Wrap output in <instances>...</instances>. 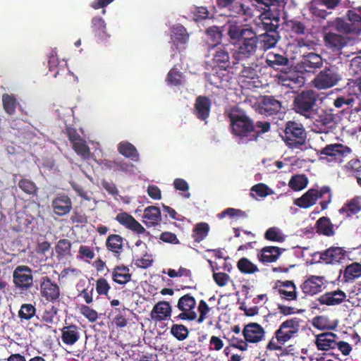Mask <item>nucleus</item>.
Returning <instances> with one entry per match:
<instances>
[{
    "instance_id": "f257e3e1",
    "label": "nucleus",
    "mask_w": 361,
    "mask_h": 361,
    "mask_svg": "<svg viewBox=\"0 0 361 361\" xmlns=\"http://www.w3.org/2000/svg\"><path fill=\"white\" fill-rule=\"evenodd\" d=\"M227 35L234 42L241 41L238 49L232 52L235 63H241L255 56L259 50L257 34L251 27L231 23L228 26Z\"/></svg>"
},
{
    "instance_id": "f03ea898",
    "label": "nucleus",
    "mask_w": 361,
    "mask_h": 361,
    "mask_svg": "<svg viewBox=\"0 0 361 361\" xmlns=\"http://www.w3.org/2000/svg\"><path fill=\"white\" fill-rule=\"evenodd\" d=\"M231 133L239 139V142L252 141L250 137L255 132L254 121L240 109H233L228 114Z\"/></svg>"
},
{
    "instance_id": "7ed1b4c3",
    "label": "nucleus",
    "mask_w": 361,
    "mask_h": 361,
    "mask_svg": "<svg viewBox=\"0 0 361 361\" xmlns=\"http://www.w3.org/2000/svg\"><path fill=\"white\" fill-rule=\"evenodd\" d=\"M318 93L313 90H303L295 96L293 102L294 111L307 118L315 116L317 108Z\"/></svg>"
},
{
    "instance_id": "20e7f679",
    "label": "nucleus",
    "mask_w": 361,
    "mask_h": 361,
    "mask_svg": "<svg viewBox=\"0 0 361 361\" xmlns=\"http://www.w3.org/2000/svg\"><path fill=\"white\" fill-rule=\"evenodd\" d=\"M331 197V189L329 186H323L319 190L310 188L300 197L295 199L294 204L300 208L307 209L314 205L319 198H324L319 204L322 210H325L328 208Z\"/></svg>"
},
{
    "instance_id": "39448f33",
    "label": "nucleus",
    "mask_w": 361,
    "mask_h": 361,
    "mask_svg": "<svg viewBox=\"0 0 361 361\" xmlns=\"http://www.w3.org/2000/svg\"><path fill=\"white\" fill-rule=\"evenodd\" d=\"M282 136L286 145L291 149H301L305 145L307 133L301 123L289 121L286 123Z\"/></svg>"
},
{
    "instance_id": "423d86ee",
    "label": "nucleus",
    "mask_w": 361,
    "mask_h": 361,
    "mask_svg": "<svg viewBox=\"0 0 361 361\" xmlns=\"http://www.w3.org/2000/svg\"><path fill=\"white\" fill-rule=\"evenodd\" d=\"M341 75L336 66H326L313 79L312 84L317 90L331 88L341 80Z\"/></svg>"
},
{
    "instance_id": "0eeeda50",
    "label": "nucleus",
    "mask_w": 361,
    "mask_h": 361,
    "mask_svg": "<svg viewBox=\"0 0 361 361\" xmlns=\"http://www.w3.org/2000/svg\"><path fill=\"white\" fill-rule=\"evenodd\" d=\"M214 53L212 54V63L214 66L218 67L222 71H229L230 69L238 68L240 63L236 61L232 57L231 61L230 51H234L229 44H221L220 46H212Z\"/></svg>"
},
{
    "instance_id": "6e6552de",
    "label": "nucleus",
    "mask_w": 361,
    "mask_h": 361,
    "mask_svg": "<svg viewBox=\"0 0 361 361\" xmlns=\"http://www.w3.org/2000/svg\"><path fill=\"white\" fill-rule=\"evenodd\" d=\"M361 13V7L358 8ZM332 26L339 33L360 34L361 32V16L354 11H348V21L337 18Z\"/></svg>"
},
{
    "instance_id": "1a4fd4ad",
    "label": "nucleus",
    "mask_w": 361,
    "mask_h": 361,
    "mask_svg": "<svg viewBox=\"0 0 361 361\" xmlns=\"http://www.w3.org/2000/svg\"><path fill=\"white\" fill-rule=\"evenodd\" d=\"M300 330V322L298 318H290L283 322L274 335L276 341L281 345L298 336Z\"/></svg>"
},
{
    "instance_id": "9d476101",
    "label": "nucleus",
    "mask_w": 361,
    "mask_h": 361,
    "mask_svg": "<svg viewBox=\"0 0 361 361\" xmlns=\"http://www.w3.org/2000/svg\"><path fill=\"white\" fill-rule=\"evenodd\" d=\"M13 283L21 292L30 290L33 286L32 269L26 265L17 266L13 272Z\"/></svg>"
},
{
    "instance_id": "9b49d317",
    "label": "nucleus",
    "mask_w": 361,
    "mask_h": 361,
    "mask_svg": "<svg viewBox=\"0 0 361 361\" xmlns=\"http://www.w3.org/2000/svg\"><path fill=\"white\" fill-rule=\"evenodd\" d=\"M39 292L41 296L47 302L55 303L59 300L61 290L59 286L49 276L40 279Z\"/></svg>"
},
{
    "instance_id": "f8f14e48",
    "label": "nucleus",
    "mask_w": 361,
    "mask_h": 361,
    "mask_svg": "<svg viewBox=\"0 0 361 361\" xmlns=\"http://www.w3.org/2000/svg\"><path fill=\"white\" fill-rule=\"evenodd\" d=\"M319 259L326 264L341 263L346 259L348 252L342 247L331 246L322 252H317Z\"/></svg>"
},
{
    "instance_id": "ddd939ff",
    "label": "nucleus",
    "mask_w": 361,
    "mask_h": 361,
    "mask_svg": "<svg viewBox=\"0 0 361 361\" xmlns=\"http://www.w3.org/2000/svg\"><path fill=\"white\" fill-rule=\"evenodd\" d=\"M281 109V102L271 95L263 96L258 105L259 113L266 116L276 115Z\"/></svg>"
},
{
    "instance_id": "4468645a",
    "label": "nucleus",
    "mask_w": 361,
    "mask_h": 361,
    "mask_svg": "<svg viewBox=\"0 0 361 361\" xmlns=\"http://www.w3.org/2000/svg\"><path fill=\"white\" fill-rule=\"evenodd\" d=\"M243 335L247 342L257 343L264 339L265 331L260 324L251 322L245 325Z\"/></svg>"
},
{
    "instance_id": "2eb2a0df",
    "label": "nucleus",
    "mask_w": 361,
    "mask_h": 361,
    "mask_svg": "<svg viewBox=\"0 0 361 361\" xmlns=\"http://www.w3.org/2000/svg\"><path fill=\"white\" fill-rule=\"evenodd\" d=\"M116 220L125 228L132 231L137 234H145L149 235V232L130 214L126 212H121L116 215Z\"/></svg>"
},
{
    "instance_id": "dca6fc26",
    "label": "nucleus",
    "mask_w": 361,
    "mask_h": 361,
    "mask_svg": "<svg viewBox=\"0 0 361 361\" xmlns=\"http://www.w3.org/2000/svg\"><path fill=\"white\" fill-rule=\"evenodd\" d=\"M116 220L125 228L132 231L137 234H145L149 235V232L130 214L126 212H121L116 215Z\"/></svg>"
},
{
    "instance_id": "f3484780",
    "label": "nucleus",
    "mask_w": 361,
    "mask_h": 361,
    "mask_svg": "<svg viewBox=\"0 0 361 361\" xmlns=\"http://www.w3.org/2000/svg\"><path fill=\"white\" fill-rule=\"evenodd\" d=\"M350 152V149L342 144L328 145L320 150V155L326 156L325 157H320V159H327L329 161L341 159L346 153Z\"/></svg>"
},
{
    "instance_id": "a211bd4d",
    "label": "nucleus",
    "mask_w": 361,
    "mask_h": 361,
    "mask_svg": "<svg viewBox=\"0 0 361 361\" xmlns=\"http://www.w3.org/2000/svg\"><path fill=\"white\" fill-rule=\"evenodd\" d=\"M72 201L66 194H58L51 201V208L54 213L59 216H65L71 211Z\"/></svg>"
},
{
    "instance_id": "6ab92c4d",
    "label": "nucleus",
    "mask_w": 361,
    "mask_h": 361,
    "mask_svg": "<svg viewBox=\"0 0 361 361\" xmlns=\"http://www.w3.org/2000/svg\"><path fill=\"white\" fill-rule=\"evenodd\" d=\"M211 99L206 96H198L195 99L193 114L200 121H206L210 115Z\"/></svg>"
},
{
    "instance_id": "aec40b11",
    "label": "nucleus",
    "mask_w": 361,
    "mask_h": 361,
    "mask_svg": "<svg viewBox=\"0 0 361 361\" xmlns=\"http://www.w3.org/2000/svg\"><path fill=\"white\" fill-rule=\"evenodd\" d=\"M323 65V59L320 55L310 52L303 55L300 66L305 71L314 73Z\"/></svg>"
},
{
    "instance_id": "412c9836",
    "label": "nucleus",
    "mask_w": 361,
    "mask_h": 361,
    "mask_svg": "<svg viewBox=\"0 0 361 361\" xmlns=\"http://www.w3.org/2000/svg\"><path fill=\"white\" fill-rule=\"evenodd\" d=\"M102 169L112 170L114 172L130 173L133 171L134 165L126 160L103 159L100 162Z\"/></svg>"
},
{
    "instance_id": "4be33fe9",
    "label": "nucleus",
    "mask_w": 361,
    "mask_h": 361,
    "mask_svg": "<svg viewBox=\"0 0 361 361\" xmlns=\"http://www.w3.org/2000/svg\"><path fill=\"white\" fill-rule=\"evenodd\" d=\"M172 309L170 303L167 301L162 300L156 303L151 312L150 317L152 319L156 322H161L169 319L171 315Z\"/></svg>"
},
{
    "instance_id": "5701e85b",
    "label": "nucleus",
    "mask_w": 361,
    "mask_h": 361,
    "mask_svg": "<svg viewBox=\"0 0 361 361\" xmlns=\"http://www.w3.org/2000/svg\"><path fill=\"white\" fill-rule=\"evenodd\" d=\"M324 40L326 47L333 51H339L348 44L346 37L333 32H325Z\"/></svg>"
},
{
    "instance_id": "b1692460",
    "label": "nucleus",
    "mask_w": 361,
    "mask_h": 361,
    "mask_svg": "<svg viewBox=\"0 0 361 361\" xmlns=\"http://www.w3.org/2000/svg\"><path fill=\"white\" fill-rule=\"evenodd\" d=\"M283 250L284 249L276 246H265L258 252L257 257L263 264L272 263L279 258Z\"/></svg>"
},
{
    "instance_id": "393cba45",
    "label": "nucleus",
    "mask_w": 361,
    "mask_h": 361,
    "mask_svg": "<svg viewBox=\"0 0 361 361\" xmlns=\"http://www.w3.org/2000/svg\"><path fill=\"white\" fill-rule=\"evenodd\" d=\"M346 294L341 290L326 292L320 295L317 300L320 305L334 306L341 304L346 298Z\"/></svg>"
},
{
    "instance_id": "a878e982",
    "label": "nucleus",
    "mask_w": 361,
    "mask_h": 361,
    "mask_svg": "<svg viewBox=\"0 0 361 361\" xmlns=\"http://www.w3.org/2000/svg\"><path fill=\"white\" fill-rule=\"evenodd\" d=\"M361 212V197H355L348 200L338 210L340 214L343 215L344 219H349Z\"/></svg>"
},
{
    "instance_id": "bb28decb",
    "label": "nucleus",
    "mask_w": 361,
    "mask_h": 361,
    "mask_svg": "<svg viewBox=\"0 0 361 361\" xmlns=\"http://www.w3.org/2000/svg\"><path fill=\"white\" fill-rule=\"evenodd\" d=\"M323 286L322 276H312L301 284L300 288L304 293L313 295L320 293Z\"/></svg>"
},
{
    "instance_id": "cd10ccee",
    "label": "nucleus",
    "mask_w": 361,
    "mask_h": 361,
    "mask_svg": "<svg viewBox=\"0 0 361 361\" xmlns=\"http://www.w3.org/2000/svg\"><path fill=\"white\" fill-rule=\"evenodd\" d=\"M338 338V336L334 333H322L317 336L315 343L317 349L320 350L335 349Z\"/></svg>"
},
{
    "instance_id": "c85d7f7f",
    "label": "nucleus",
    "mask_w": 361,
    "mask_h": 361,
    "mask_svg": "<svg viewBox=\"0 0 361 361\" xmlns=\"http://www.w3.org/2000/svg\"><path fill=\"white\" fill-rule=\"evenodd\" d=\"M340 273L343 274V283H353L356 279L361 277V264L355 262L348 264L343 271H340Z\"/></svg>"
},
{
    "instance_id": "c756f323",
    "label": "nucleus",
    "mask_w": 361,
    "mask_h": 361,
    "mask_svg": "<svg viewBox=\"0 0 361 361\" xmlns=\"http://www.w3.org/2000/svg\"><path fill=\"white\" fill-rule=\"evenodd\" d=\"M80 338L79 328L75 324L65 326L61 329L62 342L67 345H74Z\"/></svg>"
},
{
    "instance_id": "7c9ffc66",
    "label": "nucleus",
    "mask_w": 361,
    "mask_h": 361,
    "mask_svg": "<svg viewBox=\"0 0 361 361\" xmlns=\"http://www.w3.org/2000/svg\"><path fill=\"white\" fill-rule=\"evenodd\" d=\"M143 222L147 227L158 225L161 221V211L156 206L147 207L144 210Z\"/></svg>"
},
{
    "instance_id": "2f4dec72",
    "label": "nucleus",
    "mask_w": 361,
    "mask_h": 361,
    "mask_svg": "<svg viewBox=\"0 0 361 361\" xmlns=\"http://www.w3.org/2000/svg\"><path fill=\"white\" fill-rule=\"evenodd\" d=\"M279 285L278 292L282 299L286 300H295L297 299L296 286L292 281L277 282Z\"/></svg>"
},
{
    "instance_id": "473e14b6",
    "label": "nucleus",
    "mask_w": 361,
    "mask_h": 361,
    "mask_svg": "<svg viewBox=\"0 0 361 361\" xmlns=\"http://www.w3.org/2000/svg\"><path fill=\"white\" fill-rule=\"evenodd\" d=\"M123 238L118 234H111L108 236L106 241V246L109 251L114 253V256L118 259L120 258L123 251Z\"/></svg>"
},
{
    "instance_id": "72a5a7b5",
    "label": "nucleus",
    "mask_w": 361,
    "mask_h": 361,
    "mask_svg": "<svg viewBox=\"0 0 361 361\" xmlns=\"http://www.w3.org/2000/svg\"><path fill=\"white\" fill-rule=\"evenodd\" d=\"M257 41L260 51H267L276 47L281 37L279 32L274 34L262 33L257 35Z\"/></svg>"
},
{
    "instance_id": "f704fd0d",
    "label": "nucleus",
    "mask_w": 361,
    "mask_h": 361,
    "mask_svg": "<svg viewBox=\"0 0 361 361\" xmlns=\"http://www.w3.org/2000/svg\"><path fill=\"white\" fill-rule=\"evenodd\" d=\"M314 228L319 235L331 237L336 233L334 225L331 223L330 219L326 216L320 217L316 221Z\"/></svg>"
},
{
    "instance_id": "c9c22d12",
    "label": "nucleus",
    "mask_w": 361,
    "mask_h": 361,
    "mask_svg": "<svg viewBox=\"0 0 361 361\" xmlns=\"http://www.w3.org/2000/svg\"><path fill=\"white\" fill-rule=\"evenodd\" d=\"M114 314L113 322L119 328H123L127 326L130 316L133 314L132 310L123 307H116L112 310Z\"/></svg>"
},
{
    "instance_id": "e433bc0d",
    "label": "nucleus",
    "mask_w": 361,
    "mask_h": 361,
    "mask_svg": "<svg viewBox=\"0 0 361 361\" xmlns=\"http://www.w3.org/2000/svg\"><path fill=\"white\" fill-rule=\"evenodd\" d=\"M132 278L130 269L124 265L116 266L112 271V280L120 285H126Z\"/></svg>"
},
{
    "instance_id": "4c0bfd02",
    "label": "nucleus",
    "mask_w": 361,
    "mask_h": 361,
    "mask_svg": "<svg viewBox=\"0 0 361 361\" xmlns=\"http://www.w3.org/2000/svg\"><path fill=\"white\" fill-rule=\"evenodd\" d=\"M266 64L274 69H279L280 66H287L289 59L286 56L280 54L269 52L265 59Z\"/></svg>"
},
{
    "instance_id": "58836bf2",
    "label": "nucleus",
    "mask_w": 361,
    "mask_h": 361,
    "mask_svg": "<svg viewBox=\"0 0 361 361\" xmlns=\"http://www.w3.org/2000/svg\"><path fill=\"white\" fill-rule=\"evenodd\" d=\"M314 116V123L319 127H326L334 122L335 116L332 109H322Z\"/></svg>"
},
{
    "instance_id": "ea45409f",
    "label": "nucleus",
    "mask_w": 361,
    "mask_h": 361,
    "mask_svg": "<svg viewBox=\"0 0 361 361\" xmlns=\"http://www.w3.org/2000/svg\"><path fill=\"white\" fill-rule=\"evenodd\" d=\"M91 29L94 36L100 39H106L108 37L106 31V23L102 17L95 16L92 19Z\"/></svg>"
},
{
    "instance_id": "a19ab883",
    "label": "nucleus",
    "mask_w": 361,
    "mask_h": 361,
    "mask_svg": "<svg viewBox=\"0 0 361 361\" xmlns=\"http://www.w3.org/2000/svg\"><path fill=\"white\" fill-rule=\"evenodd\" d=\"M118 151L123 156L133 161H137L139 160V154L135 147L128 142H120L118 145Z\"/></svg>"
},
{
    "instance_id": "79ce46f5",
    "label": "nucleus",
    "mask_w": 361,
    "mask_h": 361,
    "mask_svg": "<svg viewBox=\"0 0 361 361\" xmlns=\"http://www.w3.org/2000/svg\"><path fill=\"white\" fill-rule=\"evenodd\" d=\"M285 25L287 30L295 35H304L307 32V28L304 23L297 19L287 20Z\"/></svg>"
},
{
    "instance_id": "37998d69",
    "label": "nucleus",
    "mask_w": 361,
    "mask_h": 361,
    "mask_svg": "<svg viewBox=\"0 0 361 361\" xmlns=\"http://www.w3.org/2000/svg\"><path fill=\"white\" fill-rule=\"evenodd\" d=\"M237 268L244 274H252L259 271L257 266L247 257H242L238 261Z\"/></svg>"
},
{
    "instance_id": "c03bdc74",
    "label": "nucleus",
    "mask_w": 361,
    "mask_h": 361,
    "mask_svg": "<svg viewBox=\"0 0 361 361\" xmlns=\"http://www.w3.org/2000/svg\"><path fill=\"white\" fill-rule=\"evenodd\" d=\"M209 231V226L207 223H198L193 228L192 237L195 242L200 243L207 236Z\"/></svg>"
},
{
    "instance_id": "a18cd8bd",
    "label": "nucleus",
    "mask_w": 361,
    "mask_h": 361,
    "mask_svg": "<svg viewBox=\"0 0 361 361\" xmlns=\"http://www.w3.org/2000/svg\"><path fill=\"white\" fill-rule=\"evenodd\" d=\"M18 186L28 195L37 196L38 194V187L35 182L29 178H21L18 183Z\"/></svg>"
},
{
    "instance_id": "49530a36",
    "label": "nucleus",
    "mask_w": 361,
    "mask_h": 361,
    "mask_svg": "<svg viewBox=\"0 0 361 361\" xmlns=\"http://www.w3.org/2000/svg\"><path fill=\"white\" fill-rule=\"evenodd\" d=\"M196 305V300L190 294L181 296L178 301L177 307L181 312L193 311Z\"/></svg>"
},
{
    "instance_id": "de8ad7c7",
    "label": "nucleus",
    "mask_w": 361,
    "mask_h": 361,
    "mask_svg": "<svg viewBox=\"0 0 361 361\" xmlns=\"http://www.w3.org/2000/svg\"><path fill=\"white\" fill-rule=\"evenodd\" d=\"M308 178L305 174H297L291 177L288 186L294 191H300L307 187Z\"/></svg>"
},
{
    "instance_id": "09e8293b",
    "label": "nucleus",
    "mask_w": 361,
    "mask_h": 361,
    "mask_svg": "<svg viewBox=\"0 0 361 361\" xmlns=\"http://www.w3.org/2000/svg\"><path fill=\"white\" fill-rule=\"evenodd\" d=\"M171 334L179 341L185 340L190 334L187 326L182 324H174L170 329Z\"/></svg>"
},
{
    "instance_id": "8fccbe9b",
    "label": "nucleus",
    "mask_w": 361,
    "mask_h": 361,
    "mask_svg": "<svg viewBox=\"0 0 361 361\" xmlns=\"http://www.w3.org/2000/svg\"><path fill=\"white\" fill-rule=\"evenodd\" d=\"M73 149L76 152V154L80 156L82 158L86 159L90 157V147L86 143V141L81 138L78 141H75L72 143Z\"/></svg>"
},
{
    "instance_id": "3c124183",
    "label": "nucleus",
    "mask_w": 361,
    "mask_h": 361,
    "mask_svg": "<svg viewBox=\"0 0 361 361\" xmlns=\"http://www.w3.org/2000/svg\"><path fill=\"white\" fill-rule=\"evenodd\" d=\"M226 216L232 219H245L247 217V214L245 212L231 207L227 208L217 214V217L219 219H222Z\"/></svg>"
},
{
    "instance_id": "603ef678",
    "label": "nucleus",
    "mask_w": 361,
    "mask_h": 361,
    "mask_svg": "<svg viewBox=\"0 0 361 361\" xmlns=\"http://www.w3.org/2000/svg\"><path fill=\"white\" fill-rule=\"evenodd\" d=\"M2 102L5 111L9 115H13L16 112L17 106L16 99L13 95L4 94L2 95Z\"/></svg>"
},
{
    "instance_id": "864d4df0",
    "label": "nucleus",
    "mask_w": 361,
    "mask_h": 361,
    "mask_svg": "<svg viewBox=\"0 0 361 361\" xmlns=\"http://www.w3.org/2000/svg\"><path fill=\"white\" fill-rule=\"evenodd\" d=\"M264 238L269 241L282 243L285 240V236L279 228L271 227L264 233Z\"/></svg>"
},
{
    "instance_id": "5fc2aeb1",
    "label": "nucleus",
    "mask_w": 361,
    "mask_h": 361,
    "mask_svg": "<svg viewBox=\"0 0 361 361\" xmlns=\"http://www.w3.org/2000/svg\"><path fill=\"white\" fill-rule=\"evenodd\" d=\"M36 313V308L32 304H23L18 312V317L21 321L30 320Z\"/></svg>"
},
{
    "instance_id": "6e6d98bb",
    "label": "nucleus",
    "mask_w": 361,
    "mask_h": 361,
    "mask_svg": "<svg viewBox=\"0 0 361 361\" xmlns=\"http://www.w3.org/2000/svg\"><path fill=\"white\" fill-rule=\"evenodd\" d=\"M71 224H76V226L80 225L84 226L88 223L87 216L82 210L75 209L70 218Z\"/></svg>"
},
{
    "instance_id": "4d7b16f0",
    "label": "nucleus",
    "mask_w": 361,
    "mask_h": 361,
    "mask_svg": "<svg viewBox=\"0 0 361 361\" xmlns=\"http://www.w3.org/2000/svg\"><path fill=\"white\" fill-rule=\"evenodd\" d=\"M183 75L176 68H172L167 74L166 82L169 85L178 86L181 85Z\"/></svg>"
},
{
    "instance_id": "13d9d810",
    "label": "nucleus",
    "mask_w": 361,
    "mask_h": 361,
    "mask_svg": "<svg viewBox=\"0 0 361 361\" xmlns=\"http://www.w3.org/2000/svg\"><path fill=\"white\" fill-rule=\"evenodd\" d=\"M71 243L68 239H61L58 241L55 250L56 252L60 257H65L70 254L71 249Z\"/></svg>"
},
{
    "instance_id": "bf43d9fd",
    "label": "nucleus",
    "mask_w": 361,
    "mask_h": 361,
    "mask_svg": "<svg viewBox=\"0 0 361 361\" xmlns=\"http://www.w3.org/2000/svg\"><path fill=\"white\" fill-rule=\"evenodd\" d=\"M255 125L258 130H255L252 137H250V140L252 141H257L261 135L269 132L271 128V123L268 121H257Z\"/></svg>"
},
{
    "instance_id": "052dcab7",
    "label": "nucleus",
    "mask_w": 361,
    "mask_h": 361,
    "mask_svg": "<svg viewBox=\"0 0 361 361\" xmlns=\"http://www.w3.org/2000/svg\"><path fill=\"white\" fill-rule=\"evenodd\" d=\"M345 89L350 95L356 96L357 97L361 95V78L350 80Z\"/></svg>"
},
{
    "instance_id": "680f3d73",
    "label": "nucleus",
    "mask_w": 361,
    "mask_h": 361,
    "mask_svg": "<svg viewBox=\"0 0 361 361\" xmlns=\"http://www.w3.org/2000/svg\"><path fill=\"white\" fill-rule=\"evenodd\" d=\"M173 41L180 44H185L189 39V35L183 26H177L175 27L173 29Z\"/></svg>"
},
{
    "instance_id": "e2e57ef3",
    "label": "nucleus",
    "mask_w": 361,
    "mask_h": 361,
    "mask_svg": "<svg viewBox=\"0 0 361 361\" xmlns=\"http://www.w3.org/2000/svg\"><path fill=\"white\" fill-rule=\"evenodd\" d=\"M80 312L90 322H94L98 319L97 312L87 305H81Z\"/></svg>"
},
{
    "instance_id": "0e129e2a",
    "label": "nucleus",
    "mask_w": 361,
    "mask_h": 361,
    "mask_svg": "<svg viewBox=\"0 0 361 361\" xmlns=\"http://www.w3.org/2000/svg\"><path fill=\"white\" fill-rule=\"evenodd\" d=\"M206 34L213 42L212 46H218L220 44L222 34L218 27L213 26L207 28Z\"/></svg>"
},
{
    "instance_id": "69168bd1",
    "label": "nucleus",
    "mask_w": 361,
    "mask_h": 361,
    "mask_svg": "<svg viewBox=\"0 0 361 361\" xmlns=\"http://www.w3.org/2000/svg\"><path fill=\"white\" fill-rule=\"evenodd\" d=\"M111 288L107 280L104 277L99 278L96 281V291L99 295L107 296Z\"/></svg>"
},
{
    "instance_id": "338daca9",
    "label": "nucleus",
    "mask_w": 361,
    "mask_h": 361,
    "mask_svg": "<svg viewBox=\"0 0 361 361\" xmlns=\"http://www.w3.org/2000/svg\"><path fill=\"white\" fill-rule=\"evenodd\" d=\"M312 325L317 329L325 330L332 329L333 327L329 324V322L326 317L317 316L313 319Z\"/></svg>"
},
{
    "instance_id": "774afa93",
    "label": "nucleus",
    "mask_w": 361,
    "mask_h": 361,
    "mask_svg": "<svg viewBox=\"0 0 361 361\" xmlns=\"http://www.w3.org/2000/svg\"><path fill=\"white\" fill-rule=\"evenodd\" d=\"M195 21L206 20L209 18V12L205 6H197L192 11Z\"/></svg>"
}]
</instances>
